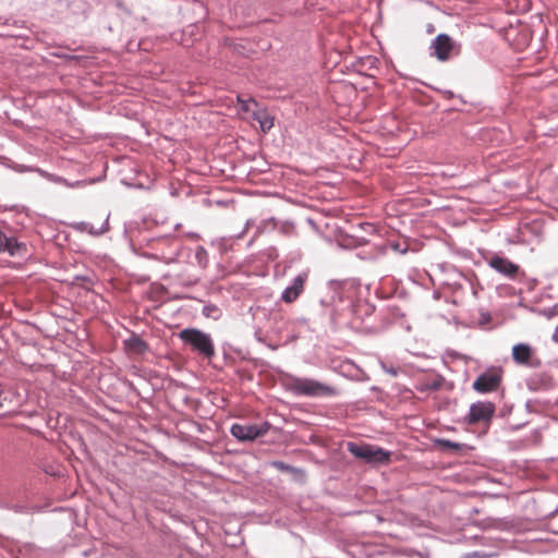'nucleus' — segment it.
<instances>
[{
    "label": "nucleus",
    "mask_w": 558,
    "mask_h": 558,
    "mask_svg": "<svg viewBox=\"0 0 558 558\" xmlns=\"http://www.w3.org/2000/svg\"><path fill=\"white\" fill-rule=\"evenodd\" d=\"M348 451L366 463L385 464L390 461V452L369 444L348 442Z\"/></svg>",
    "instance_id": "3"
},
{
    "label": "nucleus",
    "mask_w": 558,
    "mask_h": 558,
    "mask_svg": "<svg viewBox=\"0 0 558 558\" xmlns=\"http://www.w3.org/2000/svg\"><path fill=\"white\" fill-rule=\"evenodd\" d=\"M274 465L280 471H290L292 469L291 466L280 461L274 462Z\"/></svg>",
    "instance_id": "17"
},
{
    "label": "nucleus",
    "mask_w": 558,
    "mask_h": 558,
    "mask_svg": "<svg viewBox=\"0 0 558 558\" xmlns=\"http://www.w3.org/2000/svg\"><path fill=\"white\" fill-rule=\"evenodd\" d=\"M512 359L519 365L527 367H539L542 360L536 355L535 350L526 343H518L512 348Z\"/></svg>",
    "instance_id": "6"
},
{
    "label": "nucleus",
    "mask_w": 558,
    "mask_h": 558,
    "mask_svg": "<svg viewBox=\"0 0 558 558\" xmlns=\"http://www.w3.org/2000/svg\"><path fill=\"white\" fill-rule=\"evenodd\" d=\"M433 47L435 49L436 57L439 60L445 61L449 58L453 44L448 35L440 34L435 38Z\"/></svg>",
    "instance_id": "11"
},
{
    "label": "nucleus",
    "mask_w": 558,
    "mask_h": 558,
    "mask_svg": "<svg viewBox=\"0 0 558 558\" xmlns=\"http://www.w3.org/2000/svg\"><path fill=\"white\" fill-rule=\"evenodd\" d=\"M180 339L192 349L207 359L215 355V345L209 335L196 328H186L180 331Z\"/></svg>",
    "instance_id": "1"
},
{
    "label": "nucleus",
    "mask_w": 558,
    "mask_h": 558,
    "mask_svg": "<svg viewBox=\"0 0 558 558\" xmlns=\"http://www.w3.org/2000/svg\"><path fill=\"white\" fill-rule=\"evenodd\" d=\"M0 253H8L10 256H22L26 253V246L20 243L16 238L0 230Z\"/></svg>",
    "instance_id": "9"
},
{
    "label": "nucleus",
    "mask_w": 558,
    "mask_h": 558,
    "mask_svg": "<svg viewBox=\"0 0 558 558\" xmlns=\"http://www.w3.org/2000/svg\"><path fill=\"white\" fill-rule=\"evenodd\" d=\"M209 308H210V307H205V310H204V311H205V314H206V315H209Z\"/></svg>",
    "instance_id": "18"
},
{
    "label": "nucleus",
    "mask_w": 558,
    "mask_h": 558,
    "mask_svg": "<svg viewBox=\"0 0 558 558\" xmlns=\"http://www.w3.org/2000/svg\"><path fill=\"white\" fill-rule=\"evenodd\" d=\"M308 274L302 272L298 275L292 284L288 287L282 293V301L286 303L294 302L304 291L305 282L307 280Z\"/></svg>",
    "instance_id": "10"
},
{
    "label": "nucleus",
    "mask_w": 558,
    "mask_h": 558,
    "mask_svg": "<svg viewBox=\"0 0 558 558\" xmlns=\"http://www.w3.org/2000/svg\"><path fill=\"white\" fill-rule=\"evenodd\" d=\"M128 345L129 348L136 352V353H142L146 350V344L145 342L140 339L138 337H133L131 338L129 341H128Z\"/></svg>",
    "instance_id": "14"
},
{
    "label": "nucleus",
    "mask_w": 558,
    "mask_h": 558,
    "mask_svg": "<svg viewBox=\"0 0 558 558\" xmlns=\"http://www.w3.org/2000/svg\"><path fill=\"white\" fill-rule=\"evenodd\" d=\"M252 118L259 123L264 133L274 126V117L266 109L257 108V110H254Z\"/></svg>",
    "instance_id": "12"
},
{
    "label": "nucleus",
    "mask_w": 558,
    "mask_h": 558,
    "mask_svg": "<svg viewBox=\"0 0 558 558\" xmlns=\"http://www.w3.org/2000/svg\"><path fill=\"white\" fill-rule=\"evenodd\" d=\"M541 381L545 385V387H551L553 386V378L550 375L543 373L538 375Z\"/></svg>",
    "instance_id": "16"
},
{
    "label": "nucleus",
    "mask_w": 558,
    "mask_h": 558,
    "mask_svg": "<svg viewBox=\"0 0 558 558\" xmlns=\"http://www.w3.org/2000/svg\"><path fill=\"white\" fill-rule=\"evenodd\" d=\"M504 371L500 367H490L482 373L473 383V389L478 393L497 391L501 385Z\"/></svg>",
    "instance_id": "4"
},
{
    "label": "nucleus",
    "mask_w": 558,
    "mask_h": 558,
    "mask_svg": "<svg viewBox=\"0 0 558 558\" xmlns=\"http://www.w3.org/2000/svg\"><path fill=\"white\" fill-rule=\"evenodd\" d=\"M269 428L270 425L268 423H263L260 425L233 424L230 432L233 437L241 441H252L266 435Z\"/></svg>",
    "instance_id": "5"
},
{
    "label": "nucleus",
    "mask_w": 558,
    "mask_h": 558,
    "mask_svg": "<svg viewBox=\"0 0 558 558\" xmlns=\"http://www.w3.org/2000/svg\"><path fill=\"white\" fill-rule=\"evenodd\" d=\"M488 265L499 274L512 279L517 277L520 270L519 265L512 263L509 258L499 255L492 256L488 259Z\"/></svg>",
    "instance_id": "8"
},
{
    "label": "nucleus",
    "mask_w": 558,
    "mask_h": 558,
    "mask_svg": "<svg viewBox=\"0 0 558 558\" xmlns=\"http://www.w3.org/2000/svg\"><path fill=\"white\" fill-rule=\"evenodd\" d=\"M216 310H217V308H215V307H213V308L210 307V308H209V313H213V311H216Z\"/></svg>",
    "instance_id": "19"
},
{
    "label": "nucleus",
    "mask_w": 558,
    "mask_h": 558,
    "mask_svg": "<svg viewBox=\"0 0 558 558\" xmlns=\"http://www.w3.org/2000/svg\"><path fill=\"white\" fill-rule=\"evenodd\" d=\"M238 102L241 106V111L243 112H252V116L254 114V110H257L258 104L253 98H243L241 96H238Z\"/></svg>",
    "instance_id": "13"
},
{
    "label": "nucleus",
    "mask_w": 558,
    "mask_h": 558,
    "mask_svg": "<svg viewBox=\"0 0 558 558\" xmlns=\"http://www.w3.org/2000/svg\"><path fill=\"white\" fill-rule=\"evenodd\" d=\"M495 413V405L492 402L473 403L470 408L468 422L476 424L478 422L489 421Z\"/></svg>",
    "instance_id": "7"
},
{
    "label": "nucleus",
    "mask_w": 558,
    "mask_h": 558,
    "mask_svg": "<svg viewBox=\"0 0 558 558\" xmlns=\"http://www.w3.org/2000/svg\"><path fill=\"white\" fill-rule=\"evenodd\" d=\"M436 444L444 449H448V450H452V451H460L463 448L462 444L453 442L448 439H437Z\"/></svg>",
    "instance_id": "15"
},
{
    "label": "nucleus",
    "mask_w": 558,
    "mask_h": 558,
    "mask_svg": "<svg viewBox=\"0 0 558 558\" xmlns=\"http://www.w3.org/2000/svg\"><path fill=\"white\" fill-rule=\"evenodd\" d=\"M289 387L293 393L306 397H326L337 392L333 387L311 378H292Z\"/></svg>",
    "instance_id": "2"
}]
</instances>
